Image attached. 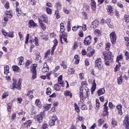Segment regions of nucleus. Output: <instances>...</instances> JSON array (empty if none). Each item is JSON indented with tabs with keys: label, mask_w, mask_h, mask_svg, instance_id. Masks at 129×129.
Returning <instances> with one entry per match:
<instances>
[{
	"label": "nucleus",
	"mask_w": 129,
	"mask_h": 129,
	"mask_svg": "<svg viewBox=\"0 0 129 129\" xmlns=\"http://www.w3.org/2000/svg\"><path fill=\"white\" fill-rule=\"evenodd\" d=\"M53 42L54 43V45L51 49V55H54V51H55V49H56L57 46L58 45V41L57 40V39H54Z\"/></svg>",
	"instance_id": "1a4fd4ad"
},
{
	"label": "nucleus",
	"mask_w": 129,
	"mask_h": 129,
	"mask_svg": "<svg viewBox=\"0 0 129 129\" xmlns=\"http://www.w3.org/2000/svg\"><path fill=\"white\" fill-rule=\"evenodd\" d=\"M124 55H125V56L126 57L125 58V59L127 60V61H128L129 60V53L126 50H125L124 51Z\"/></svg>",
	"instance_id": "603ef678"
},
{
	"label": "nucleus",
	"mask_w": 129,
	"mask_h": 129,
	"mask_svg": "<svg viewBox=\"0 0 129 129\" xmlns=\"http://www.w3.org/2000/svg\"><path fill=\"white\" fill-rule=\"evenodd\" d=\"M41 17L43 19L42 22L43 21L45 24H48V17H47V15L43 14L41 15Z\"/></svg>",
	"instance_id": "cd10ccee"
},
{
	"label": "nucleus",
	"mask_w": 129,
	"mask_h": 129,
	"mask_svg": "<svg viewBox=\"0 0 129 129\" xmlns=\"http://www.w3.org/2000/svg\"><path fill=\"white\" fill-rule=\"evenodd\" d=\"M108 109H106V108H104V111H103V115L104 116H106V115H108Z\"/></svg>",
	"instance_id": "49530a36"
},
{
	"label": "nucleus",
	"mask_w": 129,
	"mask_h": 129,
	"mask_svg": "<svg viewBox=\"0 0 129 129\" xmlns=\"http://www.w3.org/2000/svg\"><path fill=\"white\" fill-rule=\"evenodd\" d=\"M123 125L125 127V128L129 129V118L128 115H126L124 117Z\"/></svg>",
	"instance_id": "0eeeda50"
},
{
	"label": "nucleus",
	"mask_w": 129,
	"mask_h": 129,
	"mask_svg": "<svg viewBox=\"0 0 129 129\" xmlns=\"http://www.w3.org/2000/svg\"><path fill=\"white\" fill-rule=\"evenodd\" d=\"M95 89H96V84L95 83V80H94L91 88V91H95Z\"/></svg>",
	"instance_id": "58836bf2"
},
{
	"label": "nucleus",
	"mask_w": 129,
	"mask_h": 129,
	"mask_svg": "<svg viewBox=\"0 0 129 129\" xmlns=\"http://www.w3.org/2000/svg\"><path fill=\"white\" fill-rule=\"evenodd\" d=\"M63 76L60 75L58 78V83L62 87H64V81H63Z\"/></svg>",
	"instance_id": "f8f14e48"
},
{
	"label": "nucleus",
	"mask_w": 129,
	"mask_h": 129,
	"mask_svg": "<svg viewBox=\"0 0 129 129\" xmlns=\"http://www.w3.org/2000/svg\"><path fill=\"white\" fill-rule=\"evenodd\" d=\"M8 37H9V38H14L15 37V34L14 31H11L8 32V34L7 35Z\"/></svg>",
	"instance_id": "a19ab883"
},
{
	"label": "nucleus",
	"mask_w": 129,
	"mask_h": 129,
	"mask_svg": "<svg viewBox=\"0 0 129 129\" xmlns=\"http://www.w3.org/2000/svg\"><path fill=\"white\" fill-rule=\"evenodd\" d=\"M124 40L126 41V45L129 46V38L128 37H124Z\"/></svg>",
	"instance_id": "774afa93"
},
{
	"label": "nucleus",
	"mask_w": 129,
	"mask_h": 129,
	"mask_svg": "<svg viewBox=\"0 0 129 129\" xmlns=\"http://www.w3.org/2000/svg\"><path fill=\"white\" fill-rule=\"evenodd\" d=\"M91 9L93 11H95L96 9V3L95 0H90Z\"/></svg>",
	"instance_id": "4468645a"
},
{
	"label": "nucleus",
	"mask_w": 129,
	"mask_h": 129,
	"mask_svg": "<svg viewBox=\"0 0 129 129\" xmlns=\"http://www.w3.org/2000/svg\"><path fill=\"white\" fill-rule=\"evenodd\" d=\"M45 111L40 112L39 114L36 115L34 117V119L37 120L38 122H42L43 121V118L45 117Z\"/></svg>",
	"instance_id": "f03ea898"
},
{
	"label": "nucleus",
	"mask_w": 129,
	"mask_h": 129,
	"mask_svg": "<svg viewBox=\"0 0 129 129\" xmlns=\"http://www.w3.org/2000/svg\"><path fill=\"white\" fill-rule=\"evenodd\" d=\"M16 14L18 17H20V16L22 15V11H21V9L16 8Z\"/></svg>",
	"instance_id": "de8ad7c7"
},
{
	"label": "nucleus",
	"mask_w": 129,
	"mask_h": 129,
	"mask_svg": "<svg viewBox=\"0 0 129 129\" xmlns=\"http://www.w3.org/2000/svg\"><path fill=\"white\" fill-rule=\"evenodd\" d=\"M37 68V64H34L32 67L31 68V71L32 73V79H36L37 78V72L36 71Z\"/></svg>",
	"instance_id": "20e7f679"
},
{
	"label": "nucleus",
	"mask_w": 129,
	"mask_h": 129,
	"mask_svg": "<svg viewBox=\"0 0 129 129\" xmlns=\"http://www.w3.org/2000/svg\"><path fill=\"white\" fill-rule=\"evenodd\" d=\"M111 22V19L110 18L107 19L106 21V23L107 24L109 28H112V25H111V23H110Z\"/></svg>",
	"instance_id": "f704fd0d"
},
{
	"label": "nucleus",
	"mask_w": 129,
	"mask_h": 129,
	"mask_svg": "<svg viewBox=\"0 0 129 129\" xmlns=\"http://www.w3.org/2000/svg\"><path fill=\"white\" fill-rule=\"evenodd\" d=\"M55 15H56V19H60V14H59V11L58 10L55 11Z\"/></svg>",
	"instance_id": "338daca9"
},
{
	"label": "nucleus",
	"mask_w": 129,
	"mask_h": 129,
	"mask_svg": "<svg viewBox=\"0 0 129 129\" xmlns=\"http://www.w3.org/2000/svg\"><path fill=\"white\" fill-rule=\"evenodd\" d=\"M64 95L66 96H70L71 97H72V94L69 91H66L64 92Z\"/></svg>",
	"instance_id": "09e8293b"
},
{
	"label": "nucleus",
	"mask_w": 129,
	"mask_h": 129,
	"mask_svg": "<svg viewBox=\"0 0 129 129\" xmlns=\"http://www.w3.org/2000/svg\"><path fill=\"white\" fill-rule=\"evenodd\" d=\"M79 76L80 77V79H81V80H84V79H85V78H84V73H80Z\"/></svg>",
	"instance_id": "e2e57ef3"
},
{
	"label": "nucleus",
	"mask_w": 129,
	"mask_h": 129,
	"mask_svg": "<svg viewBox=\"0 0 129 129\" xmlns=\"http://www.w3.org/2000/svg\"><path fill=\"white\" fill-rule=\"evenodd\" d=\"M94 34L96 35V36H101V31L98 29H95L94 30Z\"/></svg>",
	"instance_id": "4c0bfd02"
},
{
	"label": "nucleus",
	"mask_w": 129,
	"mask_h": 129,
	"mask_svg": "<svg viewBox=\"0 0 129 129\" xmlns=\"http://www.w3.org/2000/svg\"><path fill=\"white\" fill-rule=\"evenodd\" d=\"M98 126H101V125H102V124H103V123H104V120H103V119H99L98 120Z\"/></svg>",
	"instance_id": "ea45409f"
},
{
	"label": "nucleus",
	"mask_w": 129,
	"mask_h": 129,
	"mask_svg": "<svg viewBox=\"0 0 129 129\" xmlns=\"http://www.w3.org/2000/svg\"><path fill=\"white\" fill-rule=\"evenodd\" d=\"M54 89L56 91H59L61 89V87L58 84H55L54 85Z\"/></svg>",
	"instance_id": "8fccbe9b"
},
{
	"label": "nucleus",
	"mask_w": 129,
	"mask_h": 129,
	"mask_svg": "<svg viewBox=\"0 0 129 129\" xmlns=\"http://www.w3.org/2000/svg\"><path fill=\"white\" fill-rule=\"evenodd\" d=\"M29 43H30V44L34 43V44H35L36 46H39V39L38 38H37L36 37H35L34 40L30 39L29 41Z\"/></svg>",
	"instance_id": "f3484780"
},
{
	"label": "nucleus",
	"mask_w": 129,
	"mask_h": 129,
	"mask_svg": "<svg viewBox=\"0 0 129 129\" xmlns=\"http://www.w3.org/2000/svg\"><path fill=\"white\" fill-rule=\"evenodd\" d=\"M25 127H30L31 124H32V121L31 120L27 121L25 123H23Z\"/></svg>",
	"instance_id": "2f4dec72"
},
{
	"label": "nucleus",
	"mask_w": 129,
	"mask_h": 129,
	"mask_svg": "<svg viewBox=\"0 0 129 129\" xmlns=\"http://www.w3.org/2000/svg\"><path fill=\"white\" fill-rule=\"evenodd\" d=\"M109 36L112 44H115V42H116V34H115V32H111Z\"/></svg>",
	"instance_id": "39448f33"
},
{
	"label": "nucleus",
	"mask_w": 129,
	"mask_h": 129,
	"mask_svg": "<svg viewBox=\"0 0 129 129\" xmlns=\"http://www.w3.org/2000/svg\"><path fill=\"white\" fill-rule=\"evenodd\" d=\"M98 25H99V21L97 20H95L91 24V27L93 28V29H95L98 27Z\"/></svg>",
	"instance_id": "9b49d317"
},
{
	"label": "nucleus",
	"mask_w": 129,
	"mask_h": 129,
	"mask_svg": "<svg viewBox=\"0 0 129 129\" xmlns=\"http://www.w3.org/2000/svg\"><path fill=\"white\" fill-rule=\"evenodd\" d=\"M97 92L98 95L100 96V95H102L105 93V90H104L103 88L99 89Z\"/></svg>",
	"instance_id": "bb28decb"
},
{
	"label": "nucleus",
	"mask_w": 129,
	"mask_h": 129,
	"mask_svg": "<svg viewBox=\"0 0 129 129\" xmlns=\"http://www.w3.org/2000/svg\"><path fill=\"white\" fill-rule=\"evenodd\" d=\"M36 61H38L39 63L41 62V59H42V57L40 55V52L37 51L36 52Z\"/></svg>",
	"instance_id": "c85d7f7f"
},
{
	"label": "nucleus",
	"mask_w": 129,
	"mask_h": 129,
	"mask_svg": "<svg viewBox=\"0 0 129 129\" xmlns=\"http://www.w3.org/2000/svg\"><path fill=\"white\" fill-rule=\"evenodd\" d=\"M38 21L39 23V25L40 28L43 30L45 31L46 30V26H45V24L43 23V20L42 19L38 18Z\"/></svg>",
	"instance_id": "2eb2a0df"
},
{
	"label": "nucleus",
	"mask_w": 129,
	"mask_h": 129,
	"mask_svg": "<svg viewBox=\"0 0 129 129\" xmlns=\"http://www.w3.org/2000/svg\"><path fill=\"white\" fill-rule=\"evenodd\" d=\"M46 11L48 15H52V9L48 7L46 8Z\"/></svg>",
	"instance_id": "4d7b16f0"
},
{
	"label": "nucleus",
	"mask_w": 129,
	"mask_h": 129,
	"mask_svg": "<svg viewBox=\"0 0 129 129\" xmlns=\"http://www.w3.org/2000/svg\"><path fill=\"white\" fill-rule=\"evenodd\" d=\"M109 49H110V43H106L105 44V50H106V51H109Z\"/></svg>",
	"instance_id": "864d4df0"
},
{
	"label": "nucleus",
	"mask_w": 129,
	"mask_h": 129,
	"mask_svg": "<svg viewBox=\"0 0 129 129\" xmlns=\"http://www.w3.org/2000/svg\"><path fill=\"white\" fill-rule=\"evenodd\" d=\"M117 83L120 85L122 83V77L121 76L117 78Z\"/></svg>",
	"instance_id": "a18cd8bd"
},
{
	"label": "nucleus",
	"mask_w": 129,
	"mask_h": 129,
	"mask_svg": "<svg viewBox=\"0 0 129 129\" xmlns=\"http://www.w3.org/2000/svg\"><path fill=\"white\" fill-rule=\"evenodd\" d=\"M60 33H63L65 31V25L63 23L60 24Z\"/></svg>",
	"instance_id": "c756f323"
},
{
	"label": "nucleus",
	"mask_w": 129,
	"mask_h": 129,
	"mask_svg": "<svg viewBox=\"0 0 129 129\" xmlns=\"http://www.w3.org/2000/svg\"><path fill=\"white\" fill-rule=\"evenodd\" d=\"M77 48H78V42H75V43H74V45L73 46V49L76 50Z\"/></svg>",
	"instance_id": "052dcab7"
},
{
	"label": "nucleus",
	"mask_w": 129,
	"mask_h": 129,
	"mask_svg": "<svg viewBox=\"0 0 129 129\" xmlns=\"http://www.w3.org/2000/svg\"><path fill=\"white\" fill-rule=\"evenodd\" d=\"M28 27L29 28H35L36 27H38V25L34 22V20H30L28 23Z\"/></svg>",
	"instance_id": "9d476101"
},
{
	"label": "nucleus",
	"mask_w": 129,
	"mask_h": 129,
	"mask_svg": "<svg viewBox=\"0 0 129 129\" xmlns=\"http://www.w3.org/2000/svg\"><path fill=\"white\" fill-rule=\"evenodd\" d=\"M12 69L15 72H20V68H19L18 66H13L12 67Z\"/></svg>",
	"instance_id": "72a5a7b5"
},
{
	"label": "nucleus",
	"mask_w": 129,
	"mask_h": 129,
	"mask_svg": "<svg viewBox=\"0 0 129 129\" xmlns=\"http://www.w3.org/2000/svg\"><path fill=\"white\" fill-rule=\"evenodd\" d=\"M94 53H95V50L94 49H93L92 51H90L89 53L87 54L88 57H92Z\"/></svg>",
	"instance_id": "79ce46f5"
},
{
	"label": "nucleus",
	"mask_w": 129,
	"mask_h": 129,
	"mask_svg": "<svg viewBox=\"0 0 129 129\" xmlns=\"http://www.w3.org/2000/svg\"><path fill=\"white\" fill-rule=\"evenodd\" d=\"M94 53H95V50L94 49H93L92 51H90L89 53L87 54L88 57H92Z\"/></svg>",
	"instance_id": "c03bdc74"
},
{
	"label": "nucleus",
	"mask_w": 129,
	"mask_h": 129,
	"mask_svg": "<svg viewBox=\"0 0 129 129\" xmlns=\"http://www.w3.org/2000/svg\"><path fill=\"white\" fill-rule=\"evenodd\" d=\"M74 59L75 60L76 64H79V61H80V57L78 55H76L74 57Z\"/></svg>",
	"instance_id": "e433bc0d"
},
{
	"label": "nucleus",
	"mask_w": 129,
	"mask_h": 129,
	"mask_svg": "<svg viewBox=\"0 0 129 129\" xmlns=\"http://www.w3.org/2000/svg\"><path fill=\"white\" fill-rule=\"evenodd\" d=\"M6 15L7 17H8V18H9V19H12V18L13 17V15L12 14L11 11H7L6 12Z\"/></svg>",
	"instance_id": "c9c22d12"
},
{
	"label": "nucleus",
	"mask_w": 129,
	"mask_h": 129,
	"mask_svg": "<svg viewBox=\"0 0 129 129\" xmlns=\"http://www.w3.org/2000/svg\"><path fill=\"white\" fill-rule=\"evenodd\" d=\"M116 63H117L116 64V66L114 69V72H117V71H119V70L120 69V66H121L120 62Z\"/></svg>",
	"instance_id": "aec40b11"
},
{
	"label": "nucleus",
	"mask_w": 129,
	"mask_h": 129,
	"mask_svg": "<svg viewBox=\"0 0 129 129\" xmlns=\"http://www.w3.org/2000/svg\"><path fill=\"white\" fill-rule=\"evenodd\" d=\"M95 63H102V61L101 60V58H96Z\"/></svg>",
	"instance_id": "69168bd1"
},
{
	"label": "nucleus",
	"mask_w": 129,
	"mask_h": 129,
	"mask_svg": "<svg viewBox=\"0 0 129 129\" xmlns=\"http://www.w3.org/2000/svg\"><path fill=\"white\" fill-rule=\"evenodd\" d=\"M34 92H35V91L34 90L28 91L27 94L26 95V96H27V97H28L29 99H33V98H34V96L33 95V94H34Z\"/></svg>",
	"instance_id": "ddd939ff"
},
{
	"label": "nucleus",
	"mask_w": 129,
	"mask_h": 129,
	"mask_svg": "<svg viewBox=\"0 0 129 129\" xmlns=\"http://www.w3.org/2000/svg\"><path fill=\"white\" fill-rule=\"evenodd\" d=\"M81 87H83V86H85L84 89V92H86L87 94V96H89V90L88 89V88H87L86 86H87V82L86 81H84L82 82L81 83Z\"/></svg>",
	"instance_id": "423d86ee"
},
{
	"label": "nucleus",
	"mask_w": 129,
	"mask_h": 129,
	"mask_svg": "<svg viewBox=\"0 0 129 129\" xmlns=\"http://www.w3.org/2000/svg\"><path fill=\"white\" fill-rule=\"evenodd\" d=\"M35 105L39 107V108H42V103H41L40 99H36L35 100Z\"/></svg>",
	"instance_id": "393cba45"
},
{
	"label": "nucleus",
	"mask_w": 129,
	"mask_h": 129,
	"mask_svg": "<svg viewBox=\"0 0 129 129\" xmlns=\"http://www.w3.org/2000/svg\"><path fill=\"white\" fill-rule=\"evenodd\" d=\"M116 108L118 109L119 114L122 115V106L121 104H118L116 106Z\"/></svg>",
	"instance_id": "a211bd4d"
},
{
	"label": "nucleus",
	"mask_w": 129,
	"mask_h": 129,
	"mask_svg": "<svg viewBox=\"0 0 129 129\" xmlns=\"http://www.w3.org/2000/svg\"><path fill=\"white\" fill-rule=\"evenodd\" d=\"M75 73V70L74 69H70L68 70V74L70 75L71 74H74Z\"/></svg>",
	"instance_id": "3c124183"
},
{
	"label": "nucleus",
	"mask_w": 129,
	"mask_h": 129,
	"mask_svg": "<svg viewBox=\"0 0 129 129\" xmlns=\"http://www.w3.org/2000/svg\"><path fill=\"white\" fill-rule=\"evenodd\" d=\"M18 60L19 61V63L18 65L21 66V65H23L24 64V63H23V62H24V57L23 56H20V57H19L18 58Z\"/></svg>",
	"instance_id": "7c9ffc66"
},
{
	"label": "nucleus",
	"mask_w": 129,
	"mask_h": 129,
	"mask_svg": "<svg viewBox=\"0 0 129 129\" xmlns=\"http://www.w3.org/2000/svg\"><path fill=\"white\" fill-rule=\"evenodd\" d=\"M107 11L109 16H112L113 15V10L110 5L107 6Z\"/></svg>",
	"instance_id": "dca6fc26"
},
{
	"label": "nucleus",
	"mask_w": 129,
	"mask_h": 129,
	"mask_svg": "<svg viewBox=\"0 0 129 129\" xmlns=\"http://www.w3.org/2000/svg\"><path fill=\"white\" fill-rule=\"evenodd\" d=\"M83 92H86L83 90V87L81 86L80 87V98L81 100H83Z\"/></svg>",
	"instance_id": "412c9836"
},
{
	"label": "nucleus",
	"mask_w": 129,
	"mask_h": 129,
	"mask_svg": "<svg viewBox=\"0 0 129 129\" xmlns=\"http://www.w3.org/2000/svg\"><path fill=\"white\" fill-rule=\"evenodd\" d=\"M51 120H53V121H55L56 122V123H58V118H57V116L54 115L52 117H51Z\"/></svg>",
	"instance_id": "5fc2aeb1"
},
{
	"label": "nucleus",
	"mask_w": 129,
	"mask_h": 129,
	"mask_svg": "<svg viewBox=\"0 0 129 129\" xmlns=\"http://www.w3.org/2000/svg\"><path fill=\"white\" fill-rule=\"evenodd\" d=\"M75 109L76 112H80V109L76 103H75Z\"/></svg>",
	"instance_id": "6e6d98bb"
},
{
	"label": "nucleus",
	"mask_w": 129,
	"mask_h": 129,
	"mask_svg": "<svg viewBox=\"0 0 129 129\" xmlns=\"http://www.w3.org/2000/svg\"><path fill=\"white\" fill-rule=\"evenodd\" d=\"M42 72L43 73L49 72V66L47 63H44L43 65V68L42 69Z\"/></svg>",
	"instance_id": "6ab92c4d"
},
{
	"label": "nucleus",
	"mask_w": 129,
	"mask_h": 129,
	"mask_svg": "<svg viewBox=\"0 0 129 129\" xmlns=\"http://www.w3.org/2000/svg\"><path fill=\"white\" fill-rule=\"evenodd\" d=\"M124 20L126 23L129 22V16L128 15H125L124 16Z\"/></svg>",
	"instance_id": "bf43d9fd"
},
{
	"label": "nucleus",
	"mask_w": 129,
	"mask_h": 129,
	"mask_svg": "<svg viewBox=\"0 0 129 129\" xmlns=\"http://www.w3.org/2000/svg\"><path fill=\"white\" fill-rule=\"evenodd\" d=\"M103 67L102 63H95V68L98 69V70H101Z\"/></svg>",
	"instance_id": "5701e85b"
},
{
	"label": "nucleus",
	"mask_w": 129,
	"mask_h": 129,
	"mask_svg": "<svg viewBox=\"0 0 129 129\" xmlns=\"http://www.w3.org/2000/svg\"><path fill=\"white\" fill-rule=\"evenodd\" d=\"M51 52V50L48 49L47 52L45 53L44 58L46 59L48 57V56L50 55V53Z\"/></svg>",
	"instance_id": "680f3d73"
},
{
	"label": "nucleus",
	"mask_w": 129,
	"mask_h": 129,
	"mask_svg": "<svg viewBox=\"0 0 129 129\" xmlns=\"http://www.w3.org/2000/svg\"><path fill=\"white\" fill-rule=\"evenodd\" d=\"M7 110L8 111H12V103H9V104H8Z\"/></svg>",
	"instance_id": "0e129e2a"
},
{
	"label": "nucleus",
	"mask_w": 129,
	"mask_h": 129,
	"mask_svg": "<svg viewBox=\"0 0 129 129\" xmlns=\"http://www.w3.org/2000/svg\"><path fill=\"white\" fill-rule=\"evenodd\" d=\"M56 123H57V122H55V121H53L52 119H50L49 121V125H50V126H53V125H55Z\"/></svg>",
	"instance_id": "13d9d810"
},
{
	"label": "nucleus",
	"mask_w": 129,
	"mask_h": 129,
	"mask_svg": "<svg viewBox=\"0 0 129 129\" xmlns=\"http://www.w3.org/2000/svg\"><path fill=\"white\" fill-rule=\"evenodd\" d=\"M94 53H95V50L94 49H93L92 51H90L89 53L87 54L88 57H92Z\"/></svg>",
	"instance_id": "37998d69"
},
{
	"label": "nucleus",
	"mask_w": 129,
	"mask_h": 129,
	"mask_svg": "<svg viewBox=\"0 0 129 129\" xmlns=\"http://www.w3.org/2000/svg\"><path fill=\"white\" fill-rule=\"evenodd\" d=\"M17 82H15L14 83H13L12 84V86H13V88L12 89H15V88H20V86H21V82L20 81H19L18 82V84L17 85L16 83Z\"/></svg>",
	"instance_id": "4be33fe9"
},
{
	"label": "nucleus",
	"mask_w": 129,
	"mask_h": 129,
	"mask_svg": "<svg viewBox=\"0 0 129 129\" xmlns=\"http://www.w3.org/2000/svg\"><path fill=\"white\" fill-rule=\"evenodd\" d=\"M10 73V67L9 66L6 65L4 67V74L8 75Z\"/></svg>",
	"instance_id": "b1692460"
},
{
	"label": "nucleus",
	"mask_w": 129,
	"mask_h": 129,
	"mask_svg": "<svg viewBox=\"0 0 129 129\" xmlns=\"http://www.w3.org/2000/svg\"><path fill=\"white\" fill-rule=\"evenodd\" d=\"M79 105L82 110H86L87 109V107H86V105H85V103L83 100H80L79 101Z\"/></svg>",
	"instance_id": "6e6552de"
},
{
	"label": "nucleus",
	"mask_w": 129,
	"mask_h": 129,
	"mask_svg": "<svg viewBox=\"0 0 129 129\" xmlns=\"http://www.w3.org/2000/svg\"><path fill=\"white\" fill-rule=\"evenodd\" d=\"M122 59H123V56L122 54H120L117 56L116 62H119V61H120V60H122Z\"/></svg>",
	"instance_id": "473e14b6"
},
{
	"label": "nucleus",
	"mask_w": 129,
	"mask_h": 129,
	"mask_svg": "<svg viewBox=\"0 0 129 129\" xmlns=\"http://www.w3.org/2000/svg\"><path fill=\"white\" fill-rule=\"evenodd\" d=\"M104 56V62L106 66H109L110 63L113 61V56L111 55V52L108 51L103 54Z\"/></svg>",
	"instance_id": "f257e3e1"
},
{
	"label": "nucleus",
	"mask_w": 129,
	"mask_h": 129,
	"mask_svg": "<svg viewBox=\"0 0 129 129\" xmlns=\"http://www.w3.org/2000/svg\"><path fill=\"white\" fill-rule=\"evenodd\" d=\"M91 43H92V37H91V35H89L85 38L84 44L85 46H89Z\"/></svg>",
	"instance_id": "7ed1b4c3"
},
{
	"label": "nucleus",
	"mask_w": 129,
	"mask_h": 129,
	"mask_svg": "<svg viewBox=\"0 0 129 129\" xmlns=\"http://www.w3.org/2000/svg\"><path fill=\"white\" fill-rule=\"evenodd\" d=\"M51 104H45L43 105V109L45 110V111H47V110H49L50 108H51Z\"/></svg>",
	"instance_id": "a878e982"
}]
</instances>
